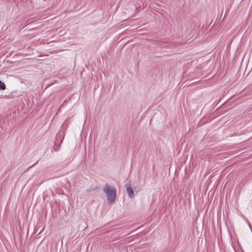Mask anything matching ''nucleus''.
I'll list each match as a JSON object with an SVG mask.
<instances>
[{
  "mask_svg": "<svg viewBox=\"0 0 252 252\" xmlns=\"http://www.w3.org/2000/svg\"><path fill=\"white\" fill-rule=\"evenodd\" d=\"M103 191L106 194L109 203L111 204L114 202L116 197V190L114 187L106 184L103 188Z\"/></svg>",
  "mask_w": 252,
  "mask_h": 252,
  "instance_id": "1",
  "label": "nucleus"
},
{
  "mask_svg": "<svg viewBox=\"0 0 252 252\" xmlns=\"http://www.w3.org/2000/svg\"><path fill=\"white\" fill-rule=\"evenodd\" d=\"M64 135L65 132L63 130H60L56 134L54 146V150L56 152H57L59 150L60 146L63 142Z\"/></svg>",
  "mask_w": 252,
  "mask_h": 252,
  "instance_id": "2",
  "label": "nucleus"
},
{
  "mask_svg": "<svg viewBox=\"0 0 252 252\" xmlns=\"http://www.w3.org/2000/svg\"><path fill=\"white\" fill-rule=\"evenodd\" d=\"M125 187L129 197L131 198H133L135 196V194L131 187L130 181H129L128 184H126Z\"/></svg>",
  "mask_w": 252,
  "mask_h": 252,
  "instance_id": "3",
  "label": "nucleus"
},
{
  "mask_svg": "<svg viewBox=\"0 0 252 252\" xmlns=\"http://www.w3.org/2000/svg\"><path fill=\"white\" fill-rule=\"evenodd\" d=\"M14 92L10 93L8 94H2L1 98H13L14 97Z\"/></svg>",
  "mask_w": 252,
  "mask_h": 252,
  "instance_id": "4",
  "label": "nucleus"
},
{
  "mask_svg": "<svg viewBox=\"0 0 252 252\" xmlns=\"http://www.w3.org/2000/svg\"><path fill=\"white\" fill-rule=\"evenodd\" d=\"M6 89V85L1 80H0V90H4Z\"/></svg>",
  "mask_w": 252,
  "mask_h": 252,
  "instance_id": "5",
  "label": "nucleus"
},
{
  "mask_svg": "<svg viewBox=\"0 0 252 252\" xmlns=\"http://www.w3.org/2000/svg\"><path fill=\"white\" fill-rule=\"evenodd\" d=\"M36 163V162H35V163H34V164H33L31 165L29 167V168H30V167H32V166H33L34 165H35Z\"/></svg>",
  "mask_w": 252,
  "mask_h": 252,
  "instance_id": "6",
  "label": "nucleus"
}]
</instances>
